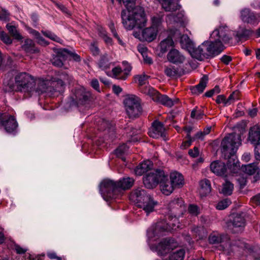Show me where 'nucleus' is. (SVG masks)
I'll list each match as a JSON object with an SVG mask.
<instances>
[{
  "instance_id": "a211bd4d",
  "label": "nucleus",
  "mask_w": 260,
  "mask_h": 260,
  "mask_svg": "<svg viewBox=\"0 0 260 260\" xmlns=\"http://www.w3.org/2000/svg\"><path fill=\"white\" fill-rule=\"evenodd\" d=\"M0 123L4 127L6 131L11 133L14 132L17 128L18 124L15 118L12 116H9L8 119L4 120L2 115H0Z\"/></svg>"
},
{
  "instance_id": "5701e85b",
  "label": "nucleus",
  "mask_w": 260,
  "mask_h": 260,
  "mask_svg": "<svg viewBox=\"0 0 260 260\" xmlns=\"http://www.w3.org/2000/svg\"><path fill=\"white\" fill-rule=\"evenodd\" d=\"M160 189L162 192L167 196L170 194L173 191L175 186L168 179L167 176L164 174V179L160 180Z\"/></svg>"
},
{
  "instance_id": "72a5a7b5",
  "label": "nucleus",
  "mask_w": 260,
  "mask_h": 260,
  "mask_svg": "<svg viewBox=\"0 0 260 260\" xmlns=\"http://www.w3.org/2000/svg\"><path fill=\"white\" fill-rule=\"evenodd\" d=\"M51 84H50V85L52 87V95L53 94V92L54 91L59 92H61L65 85L63 81L58 78L57 79H53L51 81Z\"/></svg>"
},
{
  "instance_id": "423d86ee",
  "label": "nucleus",
  "mask_w": 260,
  "mask_h": 260,
  "mask_svg": "<svg viewBox=\"0 0 260 260\" xmlns=\"http://www.w3.org/2000/svg\"><path fill=\"white\" fill-rule=\"evenodd\" d=\"M180 43L182 48L187 50L192 57L199 60L209 57L211 54L215 52L210 46H206L207 41L204 42L198 47L195 48L193 43L186 35L181 36Z\"/></svg>"
},
{
  "instance_id": "7ed1b4c3",
  "label": "nucleus",
  "mask_w": 260,
  "mask_h": 260,
  "mask_svg": "<svg viewBox=\"0 0 260 260\" xmlns=\"http://www.w3.org/2000/svg\"><path fill=\"white\" fill-rule=\"evenodd\" d=\"M117 1L126 7L121 12L122 22L125 29L132 30L135 27L141 28L146 26L147 19L144 10L141 7H134L135 0Z\"/></svg>"
},
{
  "instance_id": "09e8293b",
  "label": "nucleus",
  "mask_w": 260,
  "mask_h": 260,
  "mask_svg": "<svg viewBox=\"0 0 260 260\" xmlns=\"http://www.w3.org/2000/svg\"><path fill=\"white\" fill-rule=\"evenodd\" d=\"M247 260H260V249L253 251L248 256Z\"/></svg>"
},
{
  "instance_id": "393cba45",
  "label": "nucleus",
  "mask_w": 260,
  "mask_h": 260,
  "mask_svg": "<svg viewBox=\"0 0 260 260\" xmlns=\"http://www.w3.org/2000/svg\"><path fill=\"white\" fill-rule=\"evenodd\" d=\"M3 90L6 92H11L13 91L19 92L17 88V84L13 78L6 76L3 82Z\"/></svg>"
},
{
  "instance_id": "a18cd8bd",
  "label": "nucleus",
  "mask_w": 260,
  "mask_h": 260,
  "mask_svg": "<svg viewBox=\"0 0 260 260\" xmlns=\"http://www.w3.org/2000/svg\"><path fill=\"white\" fill-rule=\"evenodd\" d=\"M251 34V31L245 28H240L237 31L236 37L239 39L246 38L249 36Z\"/></svg>"
},
{
  "instance_id": "49530a36",
  "label": "nucleus",
  "mask_w": 260,
  "mask_h": 260,
  "mask_svg": "<svg viewBox=\"0 0 260 260\" xmlns=\"http://www.w3.org/2000/svg\"><path fill=\"white\" fill-rule=\"evenodd\" d=\"M112 73L114 78L123 80L122 78L124 77V75L123 74V71L120 68L116 67L113 68Z\"/></svg>"
},
{
  "instance_id": "79ce46f5",
  "label": "nucleus",
  "mask_w": 260,
  "mask_h": 260,
  "mask_svg": "<svg viewBox=\"0 0 260 260\" xmlns=\"http://www.w3.org/2000/svg\"><path fill=\"white\" fill-rule=\"evenodd\" d=\"M128 147L125 144L120 145L115 151L116 155L118 157H121L124 160V158L122 156L127 152L128 150Z\"/></svg>"
},
{
  "instance_id": "338daca9",
  "label": "nucleus",
  "mask_w": 260,
  "mask_h": 260,
  "mask_svg": "<svg viewBox=\"0 0 260 260\" xmlns=\"http://www.w3.org/2000/svg\"><path fill=\"white\" fill-rule=\"evenodd\" d=\"M221 61L225 64H228L232 60V57L230 56L224 55L220 58Z\"/></svg>"
},
{
  "instance_id": "2eb2a0df",
  "label": "nucleus",
  "mask_w": 260,
  "mask_h": 260,
  "mask_svg": "<svg viewBox=\"0 0 260 260\" xmlns=\"http://www.w3.org/2000/svg\"><path fill=\"white\" fill-rule=\"evenodd\" d=\"M240 18L245 23L257 25L260 21V14H256L248 9L241 11Z\"/></svg>"
},
{
  "instance_id": "69168bd1",
  "label": "nucleus",
  "mask_w": 260,
  "mask_h": 260,
  "mask_svg": "<svg viewBox=\"0 0 260 260\" xmlns=\"http://www.w3.org/2000/svg\"><path fill=\"white\" fill-rule=\"evenodd\" d=\"M189 154L192 157H197L199 154V149L195 147L193 149H190L188 152Z\"/></svg>"
},
{
  "instance_id": "a19ab883",
  "label": "nucleus",
  "mask_w": 260,
  "mask_h": 260,
  "mask_svg": "<svg viewBox=\"0 0 260 260\" xmlns=\"http://www.w3.org/2000/svg\"><path fill=\"white\" fill-rule=\"evenodd\" d=\"M144 93L149 95L152 99L155 101L159 95V93L151 87H146L144 90Z\"/></svg>"
},
{
  "instance_id": "1a4fd4ad",
  "label": "nucleus",
  "mask_w": 260,
  "mask_h": 260,
  "mask_svg": "<svg viewBox=\"0 0 260 260\" xmlns=\"http://www.w3.org/2000/svg\"><path fill=\"white\" fill-rule=\"evenodd\" d=\"M123 103L126 112L129 118L139 116L142 112L140 99L135 95L125 96Z\"/></svg>"
},
{
  "instance_id": "680f3d73",
  "label": "nucleus",
  "mask_w": 260,
  "mask_h": 260,
  "mask_svg": "<svg viewBox=\"0 0 260 260\" xmlns=\"http://www.w3.org/2000/svg\"><path fill=\"white\" fill-rule=\"evenodd\" d=\"M236 179L241 188H243L246 185V178L244 176H238V178Z\"/></svg>"
},
{
  "instance_id": "4c0bfd02",
  "label": "nucleus",
  "mask_w": 260,
  "mask_h": 260,
  "mask_svg": "<svg viewBox=\"0 0 260 260\" xmlns=\"http://www.w3.org/2000/svg\"><path fill=\"white\" fill-rule=\"evenodd\" d=\"M234 189V185L229 181H226L223 184V187L221 192L225 196H229L232 193Z\"/></svg>"
},
{
  "instance_id": "f3484780",
  "label": "nucleus",
  "mask_w": 260,
  "mask_h": 260,
  "mask_svg": "<svg viewBox=\"0 0 260 260\" xmlns=\"http://www.w3.org/2000/svg\"><path fill=\"white\" fill-rule=\"evenodd\" d=\"M165 132V128L164 124L161 122L156 120L152 123L149 131V135L153 138H158L159 137H164Z\"/></svg>"
},
{
  "instance_id": "e433bc0d",
  "label": "nucleus",
  "mask_w": 260,
  "mask_h": 260,
  "mask_svg": "<svg viewBox=\"0 0 260 260\" xmlns=\"http://www.w3.org/2000/svg\"><path fill=\"white\" fill-rule=\"evenodd\" d=\"M111 64L109 56L107 54L103 55L99 60V67L102 70H106L109 69Z\"/></svg>"
},
{
  "instance_id": "8fccbe9b",
  "label": "nucleus",
  "mask_w": 260,
  "mask_h": 260,
  "mask_svg": "<svg viewBox=\"0 0 260 260\" xmlns=\"http://www.w3.org/2000/svg\"><path fill=\"white\" fill-rule=\"evenodd\" d=\"M189 213L193 216H198L200 213V208L196 205L191 204L188 208Z\"/></svg>"
},
{
  "instance_id": "ddd939ff",
  "label": "nucleus",
  "mask_w": 260,
  "mask_h": 260,
  "mask_svg": "<svg viewBox=\"0 0 260 260\" xmlns=\"http://www.w3.org/2000/svg\"><path fill=\"white\" fill-rule=\"evenodd\" d=\"M245 219L243 214L234 215L233 220L228 224L229 229L233 233L242 232L245 226Z\"/></svg>"
},
{
  "instance_id": "13d9d810",
  "label": "nucleus",
  "mask_w": 260,
  "mask_h": 260,
  "mask_svg": "<svg viewBox=\"0 0 260 260\" xmlns=\"http://www.w3.org/2000/svg\"><path fill=\"white\" fill-rule=\"evenodd\" d=\"M254 156L257 161H260V142L256 144H254Z\"/></svg>"
},
{
  "instance_id": "c03bdc74",
  "label": "nucleus",
  "mask_w": 260,
  "mask_h": 260,
  "mask_svg": "<svg viewBox=\"0 0 260 260\" xmlns=\"http://www.w3.org/2000/svg\"><path fill=\"white\" fill-rule=\"evenodd\" d=\"M43 35L46 37L56 42L62 43V40L56 35L49 31H42Z\"/></svg>"
},
{
  "instance_id": "774afa93",
  "label": "nucleus",
  "mask_w": 260,
  "mask_h": 260,
  "mask_svg": "<svg viewBox=\"0 0 260 260\" xmlns=\"http://www.w3.org/2000/svg\"><path fill=\"white\" fill-rule=\"evenodd\" d=\"M57 7L60 9L62 12L68 15H70V11L68 10V9L61 4H56Z\"/></svg>"
},
{
  "instance_id": "0e129e2a",
  "label": "nucleus",
  "mask_w": 260,
  "mask_h": 260,
  "mask_svg": "<svg viewBox=\"0 0 260 260\" xmlns=\"http://www.w3.org/2000/svg\"><path fill=\"white\" fill-rule=\"evenodd\" d=\"M91 86L98 92H100L99 83L97 79H93L91 81Z\"/></svg>"
},
{
  "instance_id": "f704fd0d",
  "label": "nucleus",
  "mask_w": 260,
  "mask_h": 260,
  "mask_svg": "<svg viewBox=\"0 0 260 260\" xmlns=\"http://www.w3.org/2000/svg\"><path fill=\"white\" fill-rule=\"evenodd\" d=\"M174 45L173 39L170 37L161 41L159 44L160 50L161 53H165L168 49Z\"/></svg>"
},
{
  "instance_id": "e2e57ef3",
  "label": "nucleus",
  "mask_w": 260,
  "mask_h": 260,
  "mask_svg": "<svg viewBox=\"0 0 260 260\" xmlns=\"http://www.w3.org/2000/svg\"><path fill=\"white\" fill-rule=\"evenodd\" d=\"M111 123L107 120L103 119L101 123L100 128L101 129L109 128L110 127Z\"/></svg>"
},
{
  "instance_id": "f8f14e48",
  "label": "nucleus",
  "mask_w": 260,
  "mask_h": 260,
  "mask_svg": "<svg viewBox=\"0 0 260 260\" xmlns=\"http://www.w3.org/2000/svg\"><path fill=\"white\" fill-rule=\"evenodd\" d=\"M209 242L211 244L221 243L223 250H228L231 247V242L229 236L226 234L212 232L209 236Z\"/></svg>"
},
{
  "instance_id": "de8ad7c7",
  "label": "nucleus",
  "mask_w": 260,
  "mask_h": 260,
  "mask_svg": "<svg viewBox=\"0 0 260 260\" xmlns=\"http://www.w3.org/2000/svg\"><path fill=\"white\" fill-rule=\"evenodd\" d=\"M231 204V201L229 199H224L220 201L216 205V208L218 210H223L226 208Z\"/></svg>"
},
{
  "instance_id": "20e7f679",
  "label": "nucleus",
  "mask_w": 260,
  "mask_h": 260,
  "mask_svg": "<svg viewBox=\"0 0 260 260\" xmlns=\"http://www.w3.org/2000/svg\"><path fill=\"white\" fill-rule=\"evenodd\" d=\"M134 179L129 177H124L117 181L106 179L100 185V191L103 199L107 201L116 198V195L121 190L129 189L134 183Z\"/></svg>"
},
{
  "instance_id": "37998d69",
  "label": "nucleus",
  "mask_w": 260,
  "mask_h": 260,
  "mask_svg": "<svg viewBox=\"0 0 260 260\" xmlns=\"http://www.w3.org/2000/svg\"><path fill=\"white\" fill-rule=\"evenodd\" d=\"M184 254V250L180 249L171 254L170 256V260H183Z\"/></svg>"
},
{
  "instance_id": "7c9ffc66",
  "label": "nucleus",
  "mask_w": 260,
  "mask_h": 260,
  "mask_svg": "<svg viewBox=\"0 0 260 260\" xmlns=\"http://www.w3.org/2000/svg\"><path fill=\"white\" fill-rule=\"evenodd\" d=\"M178 99L175 98L174 99H172L169 98L166 95H162L159 94L158 97L157 98L156 102L161 104L162 105L168 107H171L175 104L177 103L178 101Z\"/></svg>"
},
{
  "instance_id": "6ab92c4d",
  "label": "nucleus",
  "mask_w": 260,
  "mask_h": 260,
  "mask_svg": "<svg viewBox=\"0 0 260 260\" xmlns=\"http://www.w3.org/2000/svg\"><path fill=\"white\" fill-rule=\"evenodd\" d=\"M66 52H68L66 49L58 50L55 54L53 55L52 58L51 59L52 64L57 67H61L63 64V62L67 59Z\"/></svg>"
},
{
  "instance_id": "603ef678",
  "label": "nucleus",
  "mask_w": 260,
  "mask_h": 260,
  "mask_svg": "<svg viewBox=\"0 0 260 260\" xmlns=\"http://www.w3.org/2000/svg\"><path fill=\"white\" fill-rule=\"evenodd\" d=\"M0 39L6 44L9 45L12 43L10 37L5 32H0Z\"/></svg>"
},
{
  "instance_id": "3c124183",
  "label": "nucleus",
  "mask_w": 260,
  "mask_h": 260,
  "mask_svg": "<svg viewBox=\"0 0 260 260\" xmlns=\"http://www.w3.org/2000/svg\"><path fill=\"white\" fill-rule=\"evenodd\" d=\"M239 93L237 91H235L232 93L228 99H226L225 106L231 105L236 100L238 99Z\"/></svg>"
},
{
  "instance_id": "4be33fe9",
  "label": "nucleus",
  "mask_w": 260,
  "mask_h": 260,
  "mask_svg": "<svg viewBox=\"0 0 260 260\" xmlns=\"http://www.w3.org/2000/svg\"><path fill=\"white\" fill-rule=\"evenodd\" d=\"M241 168L243 172L248 175H255L254 176L255 181L259 178L260 169L257 166V163H251L242 166Z\"/></svg>"
},
{
  "instance_id": "4468645a",
  "label": "nucleus",
  "mask_w": 260,
  "mask_h": 260,
  "mask_svg": "<svg viewBox=\"0 0 260 260\" xmlns=\"http://www.w3.org/2000/svg\"><path fill=\"white\" fill-rule=\"evenodd\" d=\"M50 84V80L35 78L34 88L31 93L35 91L39 94L47 93L48 95H52V87Z\"/></svg>"
},
{
  "instance_id": "c756f323",
  "label": "nucleus",
  "mask_w": 260,
  "mask_h": 260,
  "mask_svg": "<svg viewBox=\"0 0 260 260\" xmlns=\"http://www.w3.org/2000/svg\"><path fill=\"white\" fill-rule=\"evenodd\" d=\"M170 181L176 188H180L184 185V178L179 173L172 172L170 174Z\"/></svg>"
},
{
  "instance_id": "6e6d98bb",
  "label": "nucleus",
  "mask_w": 260,
  "mask_h": 260,
  "mask_svg": "<svg viewBox=\"0 0 260 260\" xmlns=\"http://www.w3.org/2000/svg\"><path fill=\"white\" fill-rule=\"evenodd\" d=\"M67 52H66L67 58L68 57V55H69L76 61H80L81 60L80 56L75 52L69 51L68 50H67Z\"/></svg>"
},
{
  "instance_id": "58836bf2",
  "label": "nucleus",
  "mask_w": 260,
  "mask_h": 260,
  "mask_svg": "<svg viewBox=\"0 0 260 260\" xmlns=\"http://www.w3.org/2000/svg\"><path fill=\"white\" fill-rule=\"evenodd\" d=\"M192 232L197 236L199 239H201L207 236V232L203 226H196L192 228Z\"/></svg>"
},
{
  "instance_id": "cd10ccee",
  "label": "nucleus",
  "mask_w": 260,
  "mask_h": 260,
  "mask_svg": "<svg viewBox=\"0 0 260 260\" xmlns=\"http://www.w3.org/2000/svg\"><path fill=\"white\" fill-rule=\"evenodd\" d=\"M161 5L162 8L167 12H174L180 8L175 0H162Z\"/></svg>"
},
{
  "instance_id": "a878e982",
  "label": "nucleus",
  "mask_w": 260,
  "mask_h": 260,
  "mask_svg": "<svg viewBox=\"0 0 260 260\" xmlns=\"http://www.w3.org/2000/svg\"><path fill=\"white\" fill-rule=\"evenodd\" d=\"M248 140L253 145L260 143V128L258 126L254 125L250 129Z\"/></svg>"
},
{
  "instance_id": "6e6552de",
  "label": "nucleus",
  "mask_w": 260,
  "mask_h": 260,
  "mask_svg": "<svg viewBox=\"0 0 260 260\" xmlns=\"http://www.w3.org/2000/svg\"><path fill=\"white\" fill-rule=\"evenodd\" d=\"M19 92L31 93L34 88L35 78L30 74L25 73H19L14 78Z\"/></svg>"
},
{
  "instance_id": "412c9836",
  "label": "nucleus",
  "mask_w": 260,
  "mask_h": 260,
  "mask_svg": "<svg viewBox=\"0 0 260 260\" xmlns=\"http://www.w3.org/2000/svg\"><path fill=\"white\" fill-rule=\"evenodd\" d=\"M167 59L170 62L178 64L182 63L184 61L185 57L178 50L173 49L168 53Z\"/></svg>"
},
{
  "instance_id": "39448f33",
  "label": "nucleus",
  "mask_w": 260,
  "mask_h": 260,
  "mask_svg": "<svg viewBox=\"0 0 260 260\" xmlns=\"http://www.w3.org/2000/svg\"><path fill=\"white\" fill-rule=\"evenodd\" d=\"M231 31L226 26H221L213 31L210 35V41H207L206 46H210L215 52L210 55L214 56L218 55L224 49L222 42H228L232 38Z\"/></svg>"
},
{
  "instance_id": "5fc2aeb1",
  "label": "nucleus",
  "mask_w": 260,
  "mask_h": 260,
  "mask_svg": "<svg viewBox=\"0 0 260 260\" xmlns=\"http://www.w3.org/2000/svg\"><path fill=\"white\" fill-rule=\"evenodd\" d=\"M122 64L124 67L123 71V74L124 75V77H123L122 78L123 80H125L127 78L128 75H129V74L132 70V67L129 64H128L127 62H126L123 61L122 62Z\"/></svg>"
},
{
  "instance_id": "052dcab7",
  "label": "nucleus",
  "mask_w": 260,
  "mask_h": 260,
  "mask_svg": "<svg viewBox=\"0 0 260 260\" xmlns=\"http://www.w3.org/2000/svg\"><path fill=\"white\" fill-rule=\"evenodd\" d=\"M9 15V13L6 10L3 9L0 13V20H8Z\"/></svg>"
},
{
  "instance_id": "c9c22d12",
  "label": "nucleus",
  "mask_w": 260,
  "mask_h": 260,
  "mask_svg": "<svg viewBox=\"0 0 260 260\" xmlns=\"http://www.w3.org/2000/svg\"><path fill=\"white\" fill-rule=\"evenodd\" d=\"M165 73L167 76L171 77L180 76L182 75V73H181L179 68L172 66L167 67Z\"/></svg>"
},
{
  "instance_id": "dca6fc26",
  "label": "nucleus",
  "mask_w": 260,
  "mask_h": 260,
  "mask_svg": "<svg viewBox=\"0 0 260 260\" xmlns=\"http://www.w3.org/2000/svg\"><path fill=\"white\" fill-rule=\"evenodd\" d=\"M150 196V195L147 193L145 189L138 188L131 193L129 200L138 207Z\"/></svg>"
},
{
  "instance_id": "c85d7f7f",
  "label": "nucleus",
  "mask_w": 260,
  "mask_h": 260,
  "mask_svg": "<svg viewBox=\"0 0 260 260\" xmlns=\"http://www.w3.org/2000/svg\"><path fill=\"white\" fill-rule=\"evenodd\" d=\"M185 20L184 12L183 11H179L176 14H170L167 16L166 21L170 24L174 22L182 23Z\"/></svg>"
},
{
  "instance_id": "864d4df0",
  "label": "nucleus",
  "mask_w": 260,
  "mask_h": 260,
  "mask_svg": "<svg viewBox=\"0 0 260 260\" xmlns=\"http://www.w3.org/2000/svg\"><path fill=\"white\" fill-rule=\"evenodd\" d=\"M204 113L200 110H193L191 112V117L197 120L202 119L204 116Z\"/></svg>"
},
{
  "instance_id": "0eeeda50",
  "label": "nucleus",
  "mask_w": 260,
  "mask_h": 260,
  "mask_svg": "<svg viewBox=\"0 0 260 260\" xmlns=\"http://www.w3.org/2000/svg\"><path fill=\"white\" fill-rule=\"evenodd\" d=\"M151 26L144 28L142 31L141 37L137 32L134 34L136 38L141 40L149 42H152L156 38L157 32L161 30L162 23V16L157 15L151 18Z\"/></svg>"
},
{
  "instance_id": "9d476101",
  "label": "nucleus",
  "mask_w": 260,
  "mask_h": 260,
  "mask_svg": "<svg viewBox=\"0 0 260 260\" xmlns=\"http://www.w3.org/2000/svg\"><path fill=\"white\" fill-rule=\"evenodd\" d=\"M164 172L160 170L153 171L147 174L143 178V183L147 188L155 187L160 181L164 179Z\"/></svg>"
},
{
  "instance_id": "ea45409f",
  "label": "nucleus",
  "mask_w": 260,
  "mask_h": 260,
  "mask_svg": "<svg viewBox=\"0 0 260 260\" xmlns=\"http://www.w3.org/2000/svg\"><path fill=\"white\" fill-rule=\"evenodd\" d=\"M7 29L8 30L9 33L13 36L15 39L18 40H20L22 39V37L19 34V32L17 30L15 26L13 25H10L8 24L6 26Z\"/></svg>"
},
{
  "instance_id": "f03ea898",
  "label": "nucleus",
  "mask_w": 260,
  "mask_h": 260,
  "mask_svg": "<svg viewBox=\"0 0 260 260\" xmlns=\"http://www.w3.org/2000/svg\"><path fill=\"white\" fill-rule=\"evenodd\" d=\"M241 141L239 134H230L224 137L221 142V151L228 159L227 167L221 161H214L210 165V169L214 174L219 176H225L228 171L231 174H236L240 171V163L235 153L241 145Z\"/></svg>"
},
{
  "instance_id": "2f4dec72",
  "label": "nucleus",
  "mask_w": 260,
  "mask_h": 260,
  "mask_svg": "<svg viewBox=\"0 0 260 260\" xmlns=\"http://www.w3.org/2000/svg\"><path fill=\"white\" fill-rule=\"evenodd\" d=\"M200 193L202 196H206L211 191V186L209 180L204 179L200 182Z\"/></svg>"
},
{
  "instance_id": "bb28decb",
  "label": "nucleus",
  "mask_w": 260,
  "mask_h": 260,
  "mask_svg": "<svg viewBox=\"0 0 260 260\" xmlns=\"http://www.w3.org/2000/svg\"><path fill=\"white\" fill-rule=\"evenodd\" d=\"M208 80V77L206 75L204 76L198 85L190 87L191 93L194 94L202 93L207 86Z\"/></svg>"
},
{
  "instance_id": "bf43d9fd",
  "label": "nucleus",
  "mask_w": 260,
  "mask_h": 260,
  "mask_svg": "<svg viewBox=\"0 0 260 260\" xmlns=\"http://www.w3.org/2000/svg\"><path fill=\"white\" fill-rule=\"evenodd\" d=\"M148 76L145 75H138L136 77L140 85H144L146 83Z\"/></svg>"
},
{
  "instance_id": "aec40b11",
  "label": "nucleus",
  "mask_w": 260,
  "mask_h": 260,
  "mask_svg": "<svg viewBox=\"0 0 260 260\" xmlns=\"http://www.w3.org/2000/svg\"><path fill=\"white\" fill-rule=\"evenodd\" d=\"M158 205V202L155 201L153 198L150 196L147 199L144 201L143 203L140 204L138 207L142 209L146 213L147 215H148L150 213L154 211L155 207Z\"/></svg>"
},
{
  "instance_id": "b1692460",
  "label": "nucleus",
  "mask_w": 260,
  "mask_h": 260,
  "mask_svg": "<svg viewBox=\"0 0 260 260\" xmlns=\"http://www.w3.org/2000/svg\"><path fill=\"white\" fill-rule=\"evenodd\" d=\"M153 167V163L149 160H144L140 163L135 169L137 175L141 176L144 173L150 170Z\"/></svg>"
},
{
  "instance_id": "4d7b16f0",
  "label": "nucleus",
  "mask_w": 260,
  "mask_h": 260,
  "mask_svg": "<svg viewBox=\"0 0 260 260\" xmlns=\"http://www.w3.org/2000/svg\"><path fill=\"white\" fill-rule=\"evenodd\" d=\"M58 78L61 79L65 84L70 83L71 80V77L67 73H60L58 75Z\"/></svg>"
},
{
  "instance_id": "9b49d317",
  "label": "nucleus",
  "mask_w": 260,
  "mask_h": 260,
  "mask_svg": "<svg viewBox=\"0 0 260 260\" xmlns=\"http://www.w3.org/2000/svg\"><path fill=\"white\" fill-rule=\"evenodd\" d=\"M90 93L84 87H81L75 90L72 102L79 106L85 105L87 107L90 101Z\"/></svg>"
},
{
  "instance_id": "f257e3e1",
  "label": "nucleus",
  "mask_w": 260,
  "mask_h": 260,
  "mask_svg": "<svg viewBox=\"0 0 260 260\" xmlns=\"http://www.w3.org/2000/svg\"><path fill=\"white\" fill-rule=\"evenodd\" d=\"M169 207L172 214L174 216H169L170 221L158 222L152 225L147 231L148 243L151 250L157 252L159 256L164 255L169 253L177 246V243L174 240L165 239L158 243L157 245L151 244V242L155 241L165 231L171 230H176L180 228L179 222L177 216H179L180 212L182 214L185 210L184 202L182 199H175L169 204Z\"/></svg>"
},
{
  "instance_id": "473e14b6",
  "label": "nucleus",
  "mask_w": 260,
  "mask_h": 260,
  "mask_svg": "<svg viewBox=\"0 0 260 260\" xmlns=\"http://www.w3.org/2000/svg\"><path fill=\"white\" fill-rule=\"evenodd\" d=\"M22 48L27 53H33L39 52V50L35 46L33 41L28 39L24 41Z\"/></svg>"
}]
</instances>
